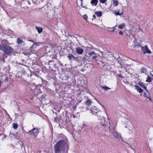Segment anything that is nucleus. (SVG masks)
<instances>
[{
  "label": "nucleus",
  "instance_id": "nucleus-1",
  "mask_svg": "<svg viewBox=\"0 0 153 153\" xmlns=\"http://www.w3.org/2000/svg\"><path fill=\"white\" fill-rule=\"evenodd\" d=\"M69 143L66 138L61 140L57 143L55 147L56 153H68Z\"/></svg>",
  "mask_w": 153,
  "mask_h": 153
},
{
  "label": "nucleus",
  "instance_id": "nucleus-2",
  "mask_svg": "<svg viewBox=\"0 0 153 153\" xmlns=\"http://www.w3.org/2000/svg\"><path fill=\"white\" fill-rule=\"evenodd\" d=\"M6 41L3 40L0 44V50L3 51L4 53L10 56L13 53L14 50L10 46L6 45Z\"/></svg>",
  "mask_w": 153,
  "mask_h": 153
},
{
  "label": "nucleus",
  "instance_id": "nucleus-3",
  "mask_svg": "<svg viewBox=\"0 0 153 153\" xmlns=\"http://www.w3.org/2000/svg\"><path fill=\"white\" fill-rule=\"evenodd\" d=\"M101 125H97V126L95 127V129H99L101 126L102 128H103L102 130L103 132H105L107 130V126H113L110 123L109 120L107 118H102L101 120Z\"/></svg>",
  "mask_w": 153,
  "mask_h": 153
},
{
  "label": "nucleus",
  "instance_id": "nucleus-4",
  "mask_svg": "<svg viewBox=\"0 0 153 153\" xmlns=\"http://www.w3.org/2000/svg\"><path fill=\"white\" fill-rule=\"evenodd\" d=\"M108 129L109 132L112 134L115 138L120 141L122 140V138L121 135L117 132L113 126H109Z\"/></svg>",
  "mask_w": 153,
  "mask_h": 153
},
{
  "label": "nucleus",
  "instance_id": "nucleus-5",
  "mask_svg": "<svg viewBox=\"0 0 153 153\" xmlns=\"http://www.w3.org/2000/svg\"><path fill=\"white\" fill-rule=\"evenodd\" d=\"M126 127L128 129V132L129 134L132 132L134 127V125L130 121H128L126 122Z\"/></svg>",
  "mask_w": 153,
  "mask_h": 153
},
{
  "label": "nucleus",
  "instance_id": "nucleus-6",
  "mask_svg": "<svg viewBox=\"0 0 153 153\" xmlns=\"http://www.w3.org/2000/svg\"><path fill=\"white\" fill-rule=\"evenodd\" d=\"M39 132V130L36 128H34L28 131V133L30 135L36 137Z\"/></svg>",
  "mask_w": 153,
  "mask_h": 153
},
{
  "label": "nucleus",
  "instance_id": "nucleus-7",
  "mask_svg": "<svg viewBox=\"0 0 153 153\" xmlns=\"http://www.w3.org/2000/svg\"><path fill=\"white\" fill-rule=\"evenodd\" d=\"M141 48L144 54L146 53L150 54L152 53L151 51L149 49L147 45H146L144 47H142Z\"/></svg>",
  "mask_w": 153,
  "mask_h": 153
},
{
  "label": "nucleus",
  "instance_id": "nucleus-8",
  "mask_svg": "<svg viewBox=\"0 0 153 153\" xmlns=\"http://www.w3.org/2000/svg\"><path fill=\"white\" fill-rule=\"evenodd\" d=\"M89 111L91 113H93V114H97V115L98 117V120H101V118L102 117L101 116V115H100V112L97 113V112H96L95 111H93L91 109L89 110Z\"/></svg>",
  "mask_w": 153,
  "mask_h": 153
},
{
  "label": "nucleus",
  "instance_id": "nucleus-9",
  "mask_svg": "<svg viewBox=\"0 0 153 153\" xmlns=\"http://www.w3.org/2000/svg\"><path fill=\"white\" fill-rule=\"evenodd\" d=\"M76 51L77 54H82L84 50L79 47H78L76 48Z\"/></svg>",
  "mask_w": 153,
  "mask_h": 153
},
{
  "label": "nucleus",
  "instance_id": "nucleus-10",
  "mask_svg": "<svg viewBox=\"0 0 153 153\" xmlns=\"http://www.w3.org/2000/svg\"><path fill=\"white\" fill-rule=\"evenodd\" d=\"M105 59V57H103L102 59L101 58L102 65L104 67H105L107 65H109V64L108 63L106 62H104V59Z\"/></svg>",
  "mask_w": 153,
  "mask_h": 153
},
{
  "label": "nucleus",
  "instance_id": "nucleus-11",
  "mask_svg": "<svg viewBox=\"0 0 153 153\" xmlns=\"http://www.w3.org/2000/svg\"><path fill=\"white\" fill-rule=\"evenodd\" d=\"M136 88L135 89L137 90L139 93H142L143 92V90L138 85H136L135 86Z\"/></svg>",
  "mask_w": 153,
  "mask_h": 153
},
{
  "label": "nucleus",
  "instance_id": "nucleus-12",
  "mask_svg": "<svg viewBox=\"0 0 153 153\" xmlns=\"http://www.w3.org/2000/svg\"><path fill=\"white\" fill-rule=\"evenodd\" d=\"M98 2V0H92L91 3L92 6H95L97 5Z\"/></svg>",
  "mask_w": 153,
  "mask_h": 153
},
{
  "label": "nucleus",
  "instance_id": "nucleus-13",
  "mask_svg": "<svg viewBox=\"0 0 153 153\" xmlns=\"http://www.w3.org/2000/svg\"><path fill=\"white\" fill-rule=\"evenodd\" d=\"M126 26V25L125 23H123L119 25L118 26V27L119 29H122L124 28Z\"/></svg>",
  "mask_w": 153,
  "mask_h": 153
},
{
  "label": "nucleus",
  "instance_id": "nucleus-14",
  "mask_svg": "<svg viewBox=\"0 0 153 153\" xmlns=\"http://www.w3.org/2000/svg\"><path fill=\"white\" fill-rule=\"evenodd\" d=\"M152 78L149 76H147L146 81L147 82H151L152 80Z\"/></svg>",
  "mask_w": 153,
  "mask_h": 153
},
{
  "label": "nucleus",
  "instance_id": "nucleus-15",
  "mask_svg": "<svg viewBox=\"0 0 153 153\" xmlns=\"http://www.w3.org/2000/svg\"><path fill=\"white\" fill-rule=\"evenodd\" d=\"M123 9H122V10L120 13L119 11L117 12L116 11H113V13L116 15H121L123 14Z\"/></svg>",
  "mask_w": 153,
  "mask_h": 153
},
{
  "label": "nucleus",
  "instance_id": "nucleus-16",
  "mask_svg": "<svg viewBox=\"0 0 153 153\" xmlns=\"http://www.w3.org/2000/svg\"><path fill=\"white\" fill-rule=\"evenodd\" d=\"M139 85H140L146 91H147L146 87L145 86V85L143 82H140L139 83Z\"/></svg>",
  "mask_w": 153,
  "mask_h": 153
},
{
  "label": "nucleus",
  "instance_id": "nucleus-17",
  "mask_svg": "<svg viewBox=\"0 0 153 153\" xmlns=\"http://www.w3.org/2000/svg\"><path fill=\"white\" fill-rule=\"evenodd\" d=\"M68 57L69 58V59L71 62H72V60L74 59L75 58V57L71 54H68Z\"/></svg>",
  "mask_w": 153,
  "mask_h": 153
},
{
  "label": "nucleus",
  "instance_id": "nucleus-18",
  "mask_svg": "<svg viewBox=\"0 0 153 153\" xmlns=\"http://www.w3.org/2000/svg\"><path fill=\"white\" fill-rule=\"evenodd\" d=\"M36 28L37 30V31L39 33L42 32L43 29L42 27H36Z\"/></svg>",
  "mask_w": 153,
  "mask_h": 153
},
{
  "label": "nucleus",
  "instance_id": "nucleus-19",
  "mask_svg": "<svg viewBox=\"0 0 153 153\" xmlns=\"http://www.w3.org/2000/svg\"><path fill=\"white\" fill-rule=\"evenodd\" d=\"M92 102L89 99H88L85 102L86 104L88 106L91 105Z\"/></svg>",
  "mask_w": 153,
  "mask_h": 153
},
{
  "label": "nucleus",
  "instance_id": "nucleus-20",
  "mask_svg": "<svg viewBox=\"0 0 153 153\" xmlns=\"http://www.w3.org/2000/svg\"><path fill=\"white\" fill-rule=\"evenodd\" d=\"M95 14L98 17H100L102 15V12L101 11L96 12Z\"/></svg>",
  "mask_w": 153,
  "mask_h": 153
},
{
  "label": "nucleus",
  "instance_id": "nucleus-21",
  "mask_svg": "<svg viewBox=\"0 0 153 153\" xmlns=\"http://www.w3.org/2000/svg\"><path fill=\"white\" fill-rule=\"evenodd\" d=\"M113 4L114 6H116L118 5V2L117 0H113Z\"/></svg>",
  "mask_w": 153,
  "mask_h": 153
},
{
  "label": "nucleus",
  "instance_id": "nucleus-22",
  "mask_svg": "<svg viewBox=\"0 0 153 153\" xmlns=\"http://www.w3.org/2000/svg\"><path fill=\"white\" fill-rule=\"evenodd\" d=\"M141 71L142 73H146L147 72L146 68L145 67H143L141 69Z\"/></svg>",
  "mask_w": 153,
  "mask_h": 153
},
{
  "label": "nucleus",
  "instance_id": "nucleus-23",
  "mask_svg": "<svg viewBox=\"0 0 153 153\" xmlns=\"http://www.w3.org/2000/svg\"><path fill=\"white\" fill-rule=\"evenodd\" d=\"M39 44H38L37 43L35 42L34 44L31 46V48H36L37 46H39Z\"/></svg>",
  "mask_w": 153,
  "mask_h": 153
},
{
  "label": "nucleus",
  "instance_id": "nucleus-24",
  "mask_svg": "<svg viewBox=\"0 0 153 153\" xmlns=\"http://www.w3.org/2000/svg\"><path fill=\"white\" fill-rule=\"evenodd\" d=\"M101 88L105 91H107L108 89H111V88H110L106 86H101Z\"/></svg>",
  "mask_w": 153,
  "mask_h": 153
},
{
  "label": "nucleus",
  "instance_id": "nucleus-25",
  "mask_svg": "<svg viewBox=\"0 0 153 153\" xmlns=\"http://www.w3.org/2000/svg\"><path fill=\"white\" fill-rule=\"evenodd\" d=\"M23 42V40L20 38H18L17 39V43L18 44H21Z\"/></svg>",
  "mask_w": 153,
  "mask_h": 153
},
{
  "label": "nucleus",
  "instance_id": "nucleus-26",
  "mask_svg": "<svg viewBox=\"0 0 153 153\" xmlns=\"http://www.w3.org/2000/svg\"><path fill=\"white\" fill-rule=\"evenodd\" d=\"M99 56V55H98L96 54L95 53V54L92 57V59H96Z\"/></svg>",
  "mask_w": 153,
  "mask_h": 153
},
{
  "label": "nucleus",
  "instance_id": "nucleus-27",
  "mask_svg": "<svg viewBox=\"0 0 153 153\" xmlns=\"http://www.w3.org/2000/svg\"><path fill=\"white\" fill-rule=\"evenodd\" d=\"M95 54V52H91L88 53V55L89 57H92Z\"/></svg>",
  "mask_w": 153,
  "mask_h": 153
},
{
  "label": "nucleus",
  "instance_id": "nucleus-28",
  "mask_svg": "<svg viewBox=\"0 0 153 153\" xmlns=\"http://www.w3.org/2000/svg\"><path fill=\"white\" fill-rule=\"evenodd\" d=\"M18 127V125L17 123H14L13 125V127L15 129H16Z\"/></svg>",
  "mask_w": 153,
  "mask_h": 153
},
{
  "label": "nucleus",
  "instance_id": "nucleus-29",
  "mask_svg": "<svg viewBox=\"0 0 153 153\" xmlns=\"http://www.w3.org/2000/svg\"><path fill=\"white\" fill-rule=\"evenodd\" d=\"M117 26V25L115 26V27H112L111 28H109V27H108V28H109V29H112L111 31L112 32H114V30H115V27H116Z\"/></svg>",
  "mask_w": 153,
  "mask_h": 153
},
{
  "label": "nucleus",
  "instance_id": "nucleus-30",
  "mask_svg": "<svg viewBox=\"0 0 153 153\" xmlns=\"http://www.w3.org/2000/svg\"><path fill=\"white\" fill-rule=\"evenodd\" d=\"M100 2L102 3H105L106 1L107 0H99Z\"/></svg>",
  "mask_w": 153,
  "mask_h": 153
},
{
  "label": "nucleus",
  "instance_id": "nucleus-31",
  "mask_svg": "<svg viewBox=\"0 0 153 153\" xmlns=\"http://www.w3.org/2000/svg\"><path fill=\"white\" fill-rule=\"evenodd\" d=\"M83 18L87 21L88 16L86 15H85L83 16Z\"/></svg>",
  "mask_w": 153,
  "mask_h": 153
},
{
  "label": "nucleus",
  "instance_id": "nucleus-32",
  "mask_svg": "<svg viewBox=\"0 0 153 153\" xmlns=\"http://www.w3.org/2000/svg\"><path fill=\"white\" fill-rule=\"evenodd\" d=\"M54 121L56 122H58L59 121V119L58 117H56L54 119Z\"/></svg>",
  "mask_w": 153,
  "mask_h": 153
},
{
  "label": "nucleus",
  "instance_id": "nucleus-33",
  "mask_svg": "<svg viewBox=\"0 0 153 153\" xmlns=\"http://www.w3.org/2000/svg\"><path fill=\"white\" fill-rule=\"evenodd\" d=\"M37 1V0H32V2L34 4H36Z\"/></svg>",
  "mask_w": 153,
  "mask_h": 153
},
{
  "label": "nucleus",
  "instance_id": "nucleus-34",
  "mask_svg": "<svg viewBox=\"0 0 153 153\" xmlns=\"http://www.w3.org/2000/svg\"><path fill=\"white\" fill-rule=\"evenodd\" d=\"M119 34L120 35H122L123 34V32H122L121 31H119Z\"/></svg>",
  "mask_w": 153,
  "mask_h": 153
},
{
  "label": "nucleus",
  "instance_id": "nucleus-35",
  "mask_svg": "<svg viewBox=\"0 0 153 153\" xmlns=\"http://www.w3.org/2000/svg\"><path fill=\"white\" fill-rule=\"evenodd\" d=\"M146 97H147V98L149 100L151 101V99L150 98V97L149 96H146Z\"/></svg>",
  "mask_w": 153,
  "mask_h": 153
},
{
  "label": "nucleus",
  "instance_id": "nucleus-36",
  "mask_svg": "<svg viewBox=\"0 0 153 153\" xmlns=\"http://www.w3.org/2000/svg\"><path fill=\"white\" fill-rule=\"evenodd\" d=\"M151 75L153 77V71H152L150 73Z\"/></svg>",
  "mask_w": 153,
  "mask_h": 153
},
{
  "label": "nucleus",
  "instance_id": "nucleus-37",
  "mask_svg": "<svg viewBox=\"0 0 153 153\" xmlns=\"http://www.w3.org/2000/svg\"><path fill=\"white\" fill-rule=\"evenodd\" d=\"M93 17L94 18V19H95L96 18V16L95 15H93Z\"/></svg>",
  "mask_w": 153,
  "mask_h": 153
},
{
  "label": "nucleus",
  "instance_id": "nucleus-38",
  "mask_svg": "<svg viewBox=\"0 0 153 153\" xmlns=\"http://www.w3.org/2000/svg\"><path fill=\"white\" fill-rule=\"evenodd\" d=\"M83 126H84V127H88V126L86 125H85L84 124H83Z\"/></svg>",
  "mask_w": 153,
  "mask_h": 153
},
{
  "label": "nucleus",
  "instance_id": "nucleus-39",
  "mask_svg": "<svg viewBox=\"0 0 153 153\" xmlns=\"http://www.w3.org/2000/svg\"><path fill=\"white\" fill-rule=\"evenodd\" d=\"M139 30H141V31H142V30L141 29V28L140 27H139Z\"/></svg>",
  "mask_w": 153,
  "mask_h": 153
},
{
  "label": "nucleus",
  "instance_id": "nucleus-40",
  "mask_svg": "<svg viewBox=\"0 0 153 153\" xmlns=\"http://www.w3.org/2000/svg\"><path fill=\"white\" fill-rule=\"evenodd\" d=\"M80 1H81V4H82V2L83 0H80Z\"/></svg>",
  "mask_w": 153,
  "mask_h": 153
},
{
  "label": "nucleus",
  "instance_id": "nucleus-41",
  "mask_svg": "<svg viewBox=\"0 0 153 153\" xmlns=\"http://www.w3.org/2000/svg\"><path fill=\"white\" fill-rule=\"evenodd\" d=\"M111 30H108V31H111Z\"/></svg>",
  "mask_w": 153,
  "mask_h": 153
},
{
  "label": "nucleus",
  "instance_id": "nucleus-42",
  "mask_svg": "<svg viewBox=\"0 0 153 153\" xmlns=\"http://www.w3.org/2000/svg\"><path fill=\"white\" fill-rule=\"evenodd\" d=\"M29 41H31V42H33V41H32V40H29Z\"/></svg>",
  "mask_w": 153,
  "mask_h": 153
},
{
  "label": "nucleus",
  "instance_id": "nucleus-43",
  "mask_svg": "<svg viewBox=\"0 0 153 153\" xmlns=\"http://www.w3.org/2000/svg\"><path fill=\"white\" fill-rule=\"evenodd\" d=\"M120 76V77H121V76Z\"/></svg>",
  "mask_w": 153,
  "mask_h": 153
},
{
  "label": "nucleus",
  "instance_id": "nucleus-44",
  "mask_svg": "<svg viewBox=\"0 0 153 153\" xmlns=\"http://www.w3.org/2000/svg\"><path fill=\"white\" fill-rule=\"evenodd\" d=\"M15 152V150L14 151V152Z\"/></svg>",
  "mask_w": 153,
  "mask_h": 153
}]
</instances>
